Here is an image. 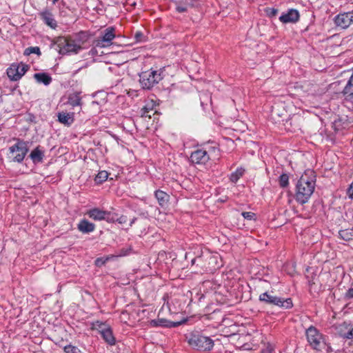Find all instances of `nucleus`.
I'll return each instance as SVG.
<instances>
[{
	"label": "nucleus",
	"mask_w": 353,
	"mask_h": 353,
	"mask_svg": "<svg viewBox=\"0 0 353 353\" xmlns=\"http://www.w3.org/2000/svg\"><path fill=\"white\" fill-rule=\"evenodd\" d=\"M34 78L38 83H42L45 85H48L52 82V77L49 74L44 72L35 73L34 74Z\"/></svg>",
	"instance_id": "nucleus-25"
},
{
	"label": "nucleus",
	"mask_w": 353,
	"mask_h": 353,
	"mask_svg": "<svg viewBox=\"0 0 353 353\" xmlns=\"http://www.w3.org/2000/svg\"><path fill=\"white\" fill-rule=\"evenodd\" d=\"M117 221L120 224H123L127 222V216L122 215L119 218H117Z\"/></svg>",
	"instance_id": "nucleus-43"
},
{
	"label": "nucleus",
	"mask_w": 353,
	"mask_h": 353,
	"mask_svg": "<svg viewBox=\"0 0 353 353\" xmlns=\"http://www.w3.org/2000/svg\"><path fill=\"white\" fill-rule=\"evenodd\" d=\"M150 111H152V108L148 107V105L144 106L141 109L142 117H148L150 118L151 115L149 114Z\"/></svg>",
	"instance_id": "nucleus-37"
},
{
	"label": "nucleus",
	"mask_w": 353,
	"mask_h": 353,
	"mask_svg": "<svg viewBox=\"0 0 353 353\" xmlns=\"http://www.w3.org/2000/svg\"><path fill=\"white\" fill-rule=\"evenodd\" d=\"M68 103L72 107L81 105V98L79 94L73 93L70 94Z\"/></svg>",
	"instance_id": "nucleus-27"
},
{
	"label": "nucleus",
	"mask_w": 353,
	"mask_h": 353,
	"mask_svg": "<svg viewBox=\"0 0 353 353\" xmlns=\"http://www.w3.org/2000/svg\"><path fill=\"white\" fill-rule=\"evenodd\" d=\"M339 236L342 239L349 241L353 238V232L347 230H341L339 232Z\"/></svg>",
	"instance_id": "nucleus-31"
},
{
	"label": "nucleus",
	"mask_w": 353,
	"mask_h": 353,
	"mask_svg": "<svg viewBox=\"0 0 353 353\" xmlns=\"http://www.w3.org/2000/svg\"><path fill=\"white\" fill-rule=\"evenodd\" d=\"M105 220L109 223H114L117 221V217L114 214H112L111 212H108V214L105 216Z\"/></svg>",
	"instance_id": "nucleus-39"
},
{
	"label": "nucleus",
	"mask_w": 353,
	"mask_h": 353,
	"mask_svg": "<svg viewBox=\"0 0 353 353\" xmlns=\"http://www.w3.org/2000/svg\"><path fill=\"white\" fill-rule=\"evenodd\" d=\"M136 219H137L136 218H133V219L131 220V221H130V226H132V224L135 222Z\"/></svg>",
	"instance_id": "nucleus-48"
},
{
	"label": "nucleus",
	"mask_w": 353,
	"mask_h": 353,
	"mask_svg": "<svg viewBox=\"0 0 353 353\" xmlns=\"http://www.w3.org/2000/svg\"><path fill=\"white\" fill-rule=\"evenodd\" d=\"M345 299H353V288H350L345 293Z\"/></svg>",
	"instance_id": "nucleus-42"
},
{
	"label": "nucleus",
	"mask_w": 353,
	"mask_h": 353,
	"mask_svg": "<svg viewBox=\"0 0 353 353\" xmlns=\"http://www.w3.org/2000/svg\"><path fill=\"white\" fill-rule=\"evenodd\" d=\"M267 14L270 17H274L278 13V10L275 8H268L266 10Z\"/></svg>",
	"instance_id": "nucleus-40"
},
{
	"label": "nucleus",
	"mask_w": 353,
	"mask_h": 353,
	"mask_svg": "<svg viewBox=\"0 0 353 353\" xmlns=\"http://www.w3.org/2000/svg\"><path fill=\"white\" fill-rule=\"evenodd\" d=\"M40 16L43 22L49 27L55 29L57 27V21L54 19L52 14L48 10L43 11L40 13Z\"/></svg>",
	"instance_id": "nucleus-16"
},
{
	"label": "nucleus",
	"mask_w": 353,
	"mask_h": 353,
	"mask_svg": "<svg viewBox=\"0 0 353 353\" xmlns=\"http://www.w3.org/2000/svg\"><path fill=\"white\" fill-rule=\"evenodd\" d=\"M179 324V322H172L165 319H159L150 321V325L153 327H175Z\"/></svg>",
	"instance_id": "nucleus-17"
},
{
	"label": "nucleus",
	"mask_w": 353,
	"mask_h": 353,
	"mask_svg": "<svg viewBox=\"0 0 353 353\" xmlns=\"http://www.w3.org/2000/svg\"><path fill=\"white\" fill-rule=\"evenodd\" d=\"M162 79L161 72L152 69L139 74V83L143 89H151Z\"/></svg>",
	"instance_id": "nucleus-6"
},
{
	"label": "nucleus",
	"mask_w": 353,
	"mask_h": 353,
	"mask_svg": "<svg viewBox=\"0 0 353 353\" xmlns=\"http://www.w3.org/2000/svg\"><path fill=\"white\" fill-rule=\"evenodd\" d=\"M110 327L108 325L100 321H96L92 324V330H97L101 334L103 331H106V330L109 329Z\"/></svg>",
	"instance_id": "nucleus-28"
},
{
	"label": "nucleus",
	"mask_w": 353,
	"mask_h": 353,
	"mask_svg": "<svg viewBox=\"0 0 353 353\" xmlns=\"http://www.w3.org/2000/svg\"><path fill=\"white\" fill-rule=\"evenodd\" d=\"M303 118L300 115H294L286 120L284 125L285 129L290 132H296L301 130Z\"/></svg>",
	"instance_id": "nucleus-13"
},
{
	"label": "nucleus",
	"mask_w": 353,
	"mask_h": 353,
	"mask_svg": "<svg viewBox=\"0 0 353 353\" xmlns=\"http://www.w3.org/2000/svg\"><path fill=\"white\" fill-rule=\"evenodd\" d=\"M44 157V151L41 149L40 146H37L30 154V158L33 163H41Z\"/></svg>",
	"instance_id": "nucleus-24"
},
{
	"label": "nucleus",
	"mask_w": 353,
	"mask_h": 353,
	"mask_svg": "<svg viewBox=\"0 0 353 353\" xmlns=\"http://www.w3.org/2000/svg\"><path fill=\"white\" fill-rule=\"evenodd\" d=\"M105 261L103 260L102 258H98L96 261H95V263L97 266H101L102 265H103L105 263Z\"/></svg>",
	"instance_id": "nucleus-45"
},
{
	"label": "nucleus",
	"mask_w": 353,
	"mask_h": 353,
	"mask_svg": "<svg viewBox=\"0 0 353 353\" xmlns=\"http://www.w3.org/2000/svg\"><path fill=\"white\" fill-rule=\"evenodd\" d=\"M299 12L296 9H290L286 13H283L280 17V21L283 23H296L299 19Z\"/></svg>",
	"instance_id": "nucleus-14"
},
{
	"label": "nucleus",
	"mask_w": 353,
	"mask_h": 353,
	"mask_svg": "<svg viewBox=\"0 0 353 353\" xmlns=\"http://www.w3.org/2000/svg\"><path fill=\"white\" fill-rule=\"evenodd\" d=\"M259 300L268 304L279 306L282 308L289 309L293 305L291 299H282L272 296L268 292H264L259 296Z\"/></svg>",
	"instance_id": "nucleus-7"
},
{
	"label": "nucleus",
	"mask_w": 353,
	"mask_h": 353,
	"mask_svg": "<svg viewBox=\"0 0 353 353\" xmlns=\"http://www.w3.org/2000/svg\"><path fill=\"white\" fill-rule=\"evenodd\" d=\"M209 159V154L203 149H197L192 152L190 155L191 161L196 164H205Z\"/></svg>",
	"instance_id": "nucleus-12"
},
{
	"label": "nucleus",
	"mask_w": 353,
	"mask_h": 353,
	"mask_svg": "<svg viewBox=\"0 0 353 353\" xmlns=\"http://www.w3.org/2000/svg\"><path fill=\"white\" fill-rule=\"evenodd\" d=\"M347 194L351 199H353V182L351 183L347 190Z\"/></svg>",
	"instance_id": "nucleus-44"
},
{
	"label": "nucleus",
	"mask_w": 353,
	"mask_h": 353,
	"mask_svg": "<svg viewBox=\"0 0 353 353\" xmlns=\"http://www.w3.org/2000/svg\"><path fill=\"white\" fill-rule=\"evenodd\" d=\"M59 0H53L52 2H53V4H55Z\"/></svg>",
	"instance_id": "nucleus-50"
},
{
	"label": "nucleus",
	"mask_w": 353,
	"mask_h": 353,
	"mask_svg": "<svg viewBox=\"0 0 353 353\" xmlns=\"http://www.w3.org/2000/svg\"><path fill=\"white\" fill-rule=\"evenodd\" d=\"M344 123L342 122V119L341 118L334 120V121L332 123L333 128L335 131L340 130L341 128H343Z\"/></svg>",
	"instance_id": "nucleus-35"
},
{
	"label": "nucleus",
	"mask_w": 353,
	"mask_h": 353,
	"mask_svg": "<svg viewBox=\"0 0 353 353\" xmlns=\"http://www.w3.org/2000/svg\"><path fill=\"white\" fill-rule=\"evenodd\" d=\"M198 5V0H184L176 3V10L179 13H182L187 12L189 8L196 7Z\"/></svg>",
	"instance_id": "nucleus-15"
},
{
	"label": "nucleus",
	"mask_w": 353,
	"mask_h": 353,
	"mask_svg": "<svg viewBox=\"0 0 353 353\" xmlns=\"http://www.w3.org/2000/svg\"><path fill=\"white\" fill-rule=\"evenodd\" d=\"M28 70V65L26 64L13 63L7 69V74L12 81H18Z\"/></svg>",
	"instance_id": "nucleus-10"
},
{
	"label": "nucleus",
	"mask_w": 353,
	"mask_h": 353,
	"mask_svg": "<svg viewBox=\"0 0 353 353\" xmlns=\"http://www.w3.org/2000/svg\"><path fill=\"white\" fill-rule=\"evenodd\" d=\"M315 285H316V283L314 281H310V285L311 289H312Z\"/></svg>",
	"instance_id": "nucleus-47"
},
{
	"label": "nucleus",
	"mask_w": 353,
	"mask_h": 353,
	"mask_svg": "<svg viewBox=\"0 0 353 353\" xmlns=\"http://www.w3.org/2000/svg\"><path fill=\"white\" fill-rule=\"evenodd\" d=\"M104 341L110 345H113L115 344V338L113 335L111 327L106 330V331H103L101 334Z\"/></svg>",
	"instance_id": "nucleus-26"
},
{
	"label": "nucleus",
	"mask_w": 353,
	"mask_h": 353,
	"mask_svg": "<svg viewBox=\"0 0 353 353\" xmlns=\"http://www.w3.org/2000/svg\"><path fill=\"white\" fill-rule=\"evenodd\" d=\"M154 196L158 201L159 205L162 208H165L168 205L170 195L162 190H157L154 192Z\"/></svg>",
	"instance_id": "nucleus-22"
},
{
	"label": "nucleus",
	"mask_w": 353,
	"mask_h": 353,
	"mask_svg": "<svg viewBox=\"0 0 353 353\" xmlns=\"http://www.w3.org/2000/svg\"><path fill=\"white\" fill-rule=\"evenodd\" d=\"M58 121L65 125L70 126L74 122V113L61 112L57 115Z\"/></svg>",
	"instance_id": "nucleus-18"
},
{
	"label": "nucleus",
	"mask_w": 353,
	"mask_h": 353,
	"mask_svg": "<svg viewBox=\"0 0 353 353\" xmlns=\"http://www.w3.org/2000/svg\"><path fill=\"white\" fill-rule=\"evenodd\" d=\"M90 218L95 221L105 220V216L108 214V211L99 210V208H94L87 212Z\"/></svg>",
	"instance_id": "nucleus-19"
},
{
	"label": "nucleus",
	"mask_w": 353,
	"mask_h": 353,
	"mask_svg": "<svg viewBox=\"0 0 353 353\" xmlns=\"http://www.w3.org/2000/svg\"><path fill=\"white\" fill-rule=\"evenodd\" d=\"M77 228L82 233H90L94 230L95 225L86 219H82L79 223Z\"/></svg>",
	"instance_id": "nucleus-21"
},
{
	"label": "nucleus",
	"mask_w": 353,
	"mask_h": 353,
	"mask_svg": "<svg viewBox=\"0 0 353 353\" xmlns=\"http://www.w3.org/2000/svg\"><path fill=\"white\" fill-rule=\"evenodd\" d=\"M188 345L198 351H210L214 346V341L209 336L199 334L198 332H192L186 337Z\"/></svg>",
	"instance_id": "nucleus-3"
},
{
	"label": "nucleus",
	"mask_w": 353,
	"mask_h": 353,
	"mask_svg": "<svg viewBox=\"0 0 353 353\" xmlns=\"http://www.w3.org/2000/svg\"><path fill=\"white\" fill-rule=\"evenodd\" d=\"M274 347L271 344L268 343L265 348L263 349L261 353H272Z\"/></svg>",
	"instance_id": "nucleus-41"
},
{
	"label": "nucleus",
	"mask_w": 353,
	"mask_h": 353,
	"mask_svg": "<svg viewBox=\"0 0 353 353\" xmlns=\"http://www.w3.org/2000/svg\"><path fill=\"white\" fill-rule=\"evenodd\" d=\"M216 262V257L212 256L208 252H202L201 255L196 256L192 260V264L196 263L197 265L200 266L203 270H211L212 267L211 266ZM214 268V267H213Z\"/></svg>",
	"instance_id": "nucleus-9"
},
{
	"label": "nucleus",
	"mask_w": 353,
	"mask_h": 353,
	"mask_svg": "<svg viewBox=\"0 0 353 353\" xmlns=\"http://www.w3.org/2000/svg\"><path fill=\"white\" fill-rule=\"evenodd\" d=\"M241 215L245 219L251 221L256 219V214L252 212H243Z\"/></svg>",
	"instance_id": "nucleus-36"
},
{
	"label": "nucleus",
	"mask_w": 353,
	"mask_h": 353,
	"mask_svg": "<svg viewBox=\"0 0 353 353\" xmlns=\"http://www.w3.org/2000/svg\"><path fill=\"white\" fill-rule=\"evenodd\" d=\"M274 114H275V112L273 110V111H272V117L273 118H274Z\"/></svg>",
	"instance_id": "nucleus-49"
},
{
	"label": "nucleus",
	"mask_w": 353,
	"mask_h": 353,
	"mask_svg": "<svg viewBox=\"0 0 353 353\" xmlns=\"http://www.w3.org/2000/svg\"><path fill=\"white\" fill-rule=\"evenodd\" d=\"M55 50L61 54H77L81 49V46L74 40L65 37H59L54 42Z\"/></svg>",
	"instance_id": "nucleus-4"
},
{
	"label": "nucleus",
	"mask_w": 353,
	"mask_h": 353,
	"mask_svg": "<svg viewBox=\"0 0 353 353\" xmlns=\"http://www.w3.org/2000/svg\"><path fill=\"white\" fill-rule=\"evenodd\" d=\"M94 49H92L91 50V52H92V54H94Z\"/></svg>",
	"instance_id": "nucleus-51"
},
{
	"label": "nucleus",
	"mask_w": 353,
	"mask_h": 353,
	"mask_svg": "<svg viewBox=\"0 0 353 353\" xmlns=\"http://www.w3.org/2000/svg\"><path fill=\"white\" fill-rule=\"evenodd\" d=\"M310 177L307 173L303 174L296 185L295 199L300 204L308 202L315 188V180Z\"/></svg>",
	"instance_id": "nucleus-1"
},
{
	"label": "nucleus",
	"mask_w": 353,
	"mask_h": 353,
	"mask_svg": "<svg viewBox=\"0 0 353 353\" xmlns=\"http://www.w3.org/2000/svg\"><path fill=\"white\" fill-rule=\"evenodd\" d=\"M134 39L137 42H141L144 41V35L141 31H137L134 34Z\"/></svg>",
	"instance_id": "nucleus-38"
},
{
	"label": "nucleus",
	"mask_w": 353,
	"mask_h": 353,
	"mask_svg": "<svg viewBox=\"0 0 353 353\" xmlns=\"http://www.w3.org/2000/svg\"><path fill=\"white\" fill-rule=\"evenodd\" d=\"M17 142L9 148V157L13 161L21 163L28 152V142L16 139Z\"/></svg>",
	"instance_id": "nucleus-5"
},
{
	"label": "nucleus",
	"mask_w": 353,
	"mask_h": 353,
	"mask_svg": "<svg viewBox=\"0 0 353 353\" xmlns=\"http://www.w3.org/2000/svg\"><path fill=\"white\" fill-rule=\"evenodd\" d=\"M351 331L350 332V339H353V325H351Z\"/></svg>",
	"instance_id": "nucleus-46"
},
{
	"label": "nucleus",
	"mask_w": 353,
	"mask_h": 353,
	"mask_svg": "<svg viewBox=\"0 0 353 353\" xmlns=\"http://www.w3.org/2000/svg\"><path fill=\"white\" fill-rule=\"evenodd\" d=\"M305 334L307 342L314 350L321 351L325 349L327 352L332 351L331 347L326 344L323 335L315 327H309Z\"/></svg>",
	"instance_id": "nucleus-2"
},
{
	"label": "nucleus",
	"mask_w": 353,
	"mask_h": 353,
	"mask_svg": "<svg viewBox=\"0 0 353 353\" xmlns=\"http://www.w3.org/2000/svg\"><path fill=\"white\" fill-rule=\"evenodd\" d=\"M64 352L65 353H82L79 347L72 345L65 346Z\"/></svg>",
	"instance_id": "nucleus-34"
},
{
	"label": "nucleus",
	"mask_w": 353,
	"mask_h": 353,
	"mask_svg": "<svg viewBox=\"0 0 353 353\" xmlns=\"http://www.w3.org/2000/svg\"><path fill=\"white\" fill-rule=\"evenodd\" d=\"M115 29L108 27L101 32V36L94 41L95 48H106L111 46L112 40L115 38Z\"/></svg>",
	"instance_id": "nucleus-8"
},
{
	"label": "nucleus",
	"mask_w": 353,
	"mask_h": 353,
	"mask_svg": "<svg viewBox=\"0 0 353 353\" xmlns=\"http://www.w3.org/2000/svg\"><path fill=\"white\" fill-rule=\"evenodd\" d=\"M334 23L341 29H346L353 24V10L340 13L334 17Z\"/></svg>",
	"instance_id": "nucleus-11"
},
{
	"label": "nucleus",
	"mask_w": 353,
	"mask_h": 353,
	"mask_svg": "<svg viewBox=\"0 0 353 353\" xmlns=\"http://www.w3.org/2000/svg\"><path fill=\"white\" fill-rule=\"evenodd\" d=\"M245 170L242 168H237L236 170L230 174V179L232 183H236L237 181L243 175Z\"/></svg>",
	"instance_id": "nucleus-29"
},
{
	"label": "nucleus",
	"mask_w": 353,
	"mask_h": 353,
	"mask_svg": "<svg viewBox=\"0 0 353 353\" xmlns=\"http://www.w3.org/2000/svg\"><path fill=\"white\" fill-rule=\"evenodd\" d=\"M338 334L344 339H350V332L351 331V325L347 322H344L337 327Z\"/></svg>",
	"instance_id": "nucleus-23"
},
{
	"label": "nucleus",
	"mask_w": 353,
	"mask_h": 353,
	"mask_svg": "<svg viewBox=\"0 0 353 353\" xmlns=\"http://www.w3.org/2000/svg\"><path fill=\"white\" fill-rule=\"evenodd\" d=\"M279 183L281 188H285L289 184V176L287 174H283L279 176Z\"/></svg>",
	"instance_id": "nucleus-32"
},
{
	"label": "nucleus",
	"mask_w": 353,
	"mask_h": 353,
	"mask_svg": "<svg viewBox=\"0 0 353 353\" xmlns=\"http://www.w3.org/2000/svg\"><path fill=\"white\" fill-rule=\"evenodd\" d=\"M342 94L345 99L350 100L353 99V71L342 91Z\"/></svg>",
	"instance_id": "nucleus-20"
},
{
	"label": "nucleus",
	"mask_w": 353,
	"mask_h": 353,
	"mask_svg": "<svg viewBox=\"0 0 353 353\" xmlns=\"http://www.w3.org/2000/svg\"><path fill=\"white\" fill-rule=\"evenodd\" d=\"M108 177V173L105 170L100 171L96 176L94 181L97 183H102L105 181Z\"/></svg>",
	"instance_id": "nucleus-30"
},
{
	"label": "nucleus",
	"mask_w": 353,
	"mask_h": 353,
	"mask_svg": "<svg viewBox=\"0 0 353 353\" xmlns=\"http://www.w3.org/2000/svg\"><path fill=\"white\" fill-rule=\"evenodd\" d=\"M30 54H41L40 48L37 46L27 48L24 51L25 55H30Z\"/></svg>",
	"instance_id": "nucleus-33"
}]
</instances>
